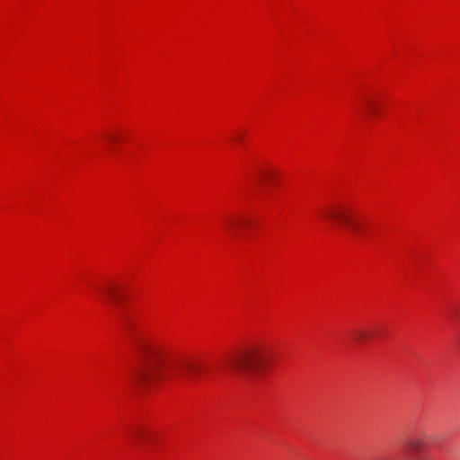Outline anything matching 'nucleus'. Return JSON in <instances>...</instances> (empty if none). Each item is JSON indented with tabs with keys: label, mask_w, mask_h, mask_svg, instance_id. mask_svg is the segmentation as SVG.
<instances>
[{
	"label": "nucleus",
	"mask_w": 460,
	"mask_h": 460,
	"mask_svg": "<svg viewBox=\"0 0 460 460\" xmlns=\"http://www.w3.org/2000/svg\"><path fill=\"white\" fill-rule=\"evenodd\" d=\"M244 221L241 218L233 217L226 220V226L229 227L230 230H235L238 228L239 226H241Z\"/></svg>",
	"instance_id": "39448f33"
},
{
	"label": "nucleus",
	"mask_w": 460,
	"mask_h": 460,
	"mask_svg": "<svg viewBox=\"0 0 460 460\" xmlns=\"http://www.w3.org/2000/svg\"><path fill=\"white\" fill-rule=\"evenodd\" d=\"M146 437H147V435L146 434V432L144 430H137L135 432L134 434V439H135V442L137 444H140V438H145Z\"/></svg>",
	"instance_id": "0eeeda50"
},
{
	"label": "nucleus",
	"mask_w": 460,
	"mask_h": 460,
	"mask_svg": "<svg viewBox=\"0 0 460 460\" xmlns=\"http://www.w3.org/2000/svg\"><path fill=\"white\" fill-rule=\"evenodd\" d=\"M109 139H110L111 141H114V142L117 140V139H116V137H113V136H110V137H109Z\"/></svg>",
	"instance_id": "9b49d317"
},
{
	"label": "nucleus",
	"mask_w": 460,
	"mask_h": 460,
	"mask_svg": "<svg viewBox=\"0 0 460 460\" xmlns=\"http://www.w3.org/2000/svg\"><path fill=\"white\" fill-rule=\"evenodd\" d=\"M138 367L133 371L129 382L133 385L152 386L170 374L191 377L200 369L194 360L174 361L162 346L146 341L136 347Z\"/></svg>",
	"instance_id": "f257e3e1"
},
{
	"label": "nucleus",
	"mask_w": 460,
	"mask_h": 460,
	"mask_svg": "<svg viewBox=\"0 0 460 460\" xmlns=\"http://www.w3.org/2000/svg\"><path fill=\"white\" fill-rule=\"evenodd\" d=\"M424 441H422L421 439H412L410 441L409 443V446L413 450V451H416V452H419V451H421L424 447Z\"/></svg>",
	"instance_id": "423d86ee"
},
{
	"label": "nucleus",
	"mask_w": 460,
	"mask_h": 460,
	"mask_svg": "<svg viewBox=\"0 0 460 460\" xmlns=\"http://www.w3.org/2000/svg\"><path fill=\"white\" fill-rule=\"evenodd\" d=\"M355 336H356V339L360 340V339L365 338L366 334L362 332H357L355 333Z\"/></svg>",
	"instance_id": "9d476101"
},
{
	"label": "nucleus",
	"mask_w": 460,
	"mask_h": 460,
	"mask_svg": "<svg viewBox=\"0 0 460 460\" xmlns=\"http://www.w3.org/2000/svg\"><path fill=\"white\" fill-rule=\"evenodd\" d=\"M102 292L105 296H107L110 299L113 301L119 300V294L115 288L113 287H106L102 289Z\"/></svg>",
	"instance_id": "20e7f679"
},
{
	"label": "nucleus",
	"mask_w": 460,
	"mask_h": 460,
	"mask_svg": "<svg viewBox=\"0 0 460 460\" xmlns=\"http://www.w3.org/2000/svg\"><path fill=\"white\" fill-rule=\"evenodd\" d=\"M457 341H458V344H459V346H460V334H459V337H458V339H457Z\"/></svg>",
	"instance_id": "f8f14e48"
},
{
	"label": "nucleus",
	"mask_w": 460,
	"mask_h": 460,
	"mask_svg": "<svg viewBox=\"0 0 460 460\" xmlns=\"http://www.w3.org/2000/svg\"><path fill=\"white\" fill-rule=\"evenodd\" d=\"M269 358L267 351L262 348H251L230 355L226 358L224 366L229 371L251 376L253 370L262 367Z\"/></svg>",
	"instance_id": "f03ea898"
},
{
	"label": "nucleus",
	"mask_w": 460,
	"mask_h": 460,
	"mask_svg": "<svg viewBox=\"0 0 460 460\" xmlns=\"http://www.w3.org/2000/svg\"><path fill=\"white\" fill-rule=\"evenodd\" d=\"M323 216L328 219L348 226L352 232L359 233L361 230L359 224L353 219L351 211L341 206H333L326 208Z\"/></svg>",
	"instance_id": "7ed1b4c3"
},
{
	"label": "nucleus",
	"mask_w": 460,
	"mask_h": 460,
	"mask_svg": "<svg viewBox=\"0 0 460 460\" xmlns=\"http://www.w3.org/2000/svg\"><path fill=\"white\" fill-rule=\"evenodd\" d=\"M366 106L371 112H375V105L371 101H367Z\"/></svg>",
	"instance_id": "6e6552de"
},
{
	"label": "nucleus",
	"mask_w": 460,
	"mask_h": 460,
	"mask_svg": "<svg viewBox=\"0 0 460 460\" xmlns=\"http://www.w3.org/2000/svg\"><path fill=\"white\" fill-rule=\"evenodd\" d=\"M410 460H429L426 456L420 455H414Z\"/></svg>",
	"instance_id": "1a4fd4ad"
}]
</instances>
